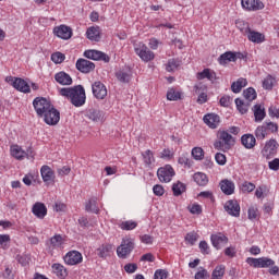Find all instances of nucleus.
Segmentation results:
<instances>
[{"label": "nucleus", "instance_id": "052dcab7", "mask_svg": "<svg viewBox=\"0 0 279 279\" xmlns=\"http://www.w3.org/2000/svg\"><path fill=\"white\" fill-rule=\"evenodd\" d=\"M199 250H201L202 254H210V247L208 246L207 241L199 242Z\"/></svg>", "mask_w": 279, "mask_h": 279}, {"label": "nucleus", "instance_id": "de8ad7c7", "mask_svg": "<svg viewBox=\"0 0 279 279\" xmlns=\"http://www.w3.org/2000/svg\"><path fill=\"white\" fill-rule=\"evenodd\" d=\"M275 82L276 78H274L271 75L266 76V78L263 81V88H265V90H271Z\"/></svg>", "mask_w": 279, "mask_h": 279}, {"label": "nucleus", "instance_id": "ddd939ff", "mask_svg": "<svg viewBox=\"0 0 279 279\" xmlns=\"http://www.w3.org/2000/svg\"><path fill=\"white\" fill-rule=\"evenodd\" d=\"M41 119H44L47 125H58V123H60V111L53 107L50 109V112L46 113Z\"/></svg>", "mask_w": 279, "mask_h": 279}, {"label": "nucleus", "instance_id": "13d9d810", "mask_svg": "<svg viewBox=\"0 0 279 279\" xmlns=\"http://www.w3.org/2000/svg\"><path fill=\"white\" fill-rule=\"evenodd\" d=\"M185 241H187V243H191V245H194L197 242V233L195 232L187 233L185 236Z\"/></svg>", "mask_w": 279, "mask_h": 279}, {"label": "nucleus", "instance_id": "dca6fc26", "mask_svg": "<svg viewBox=\"0 0 279 279\" xmlns=\"http://www.w3.org/2000/svg\"><path fill=\"white\" fill-rule=\"evenodd\" d=\"M210 241H211L213 246L216 247V250H221V247H223V245L228 244V236H226L223 233L219 232L216 234H211Z\"/></svg>", "mask_w": 279, "mask_h": 279}, {"label": "nucleus", "instance_id": "7c9ffc66", "mask_svg": "<svg viewBox=\"0 0 279 279\" xmlns=\"http://www.w3.org/2000/svg\"><path fill=\"white\" fill-rule=\"evenodd\" d=\"M12 86L20 90V93H29V84L23 78H15Z\"/></svg>", "mask_w": 279, "mask_h": 279}, {"label": "nucleus", "instance_id": "6ab92c4d", "mask_svg": "<svg viewBox=\"0 0 279 279\" xmlns=\"http://www.w3.org/2000/svg\"><path fill=\"white\" fill-rule=\"evenodd\" d=\"M203 121L208 128H211V130H216V128H219V123H221V119L217 113H207L204 116Z\"/></svg>", "mask_w": 279, "mask_h": 279}, {"label": "nucleus", "instance_id": "4d7b16f0", "mask_svg": "<svg viewBox=\"0 0 279 279\" xmlns=\"http://www.w3.org/2000/svg\"><path fill=\"white\" fill-rule=\"evenodd\" d=\"M137 223L135 221H124L121 223L122 230H134L136 228Z\"/></svg>", "mask_w": 279, "mask_h": 279}, {"label": "nucleus", "instance_id": "6e6552de", "mask_svg": "<svg viewBox=\"0 0 279 279\" xmlns=\"http://www.w3.org/2000/svg\"><path fill=\"white\" fill-rule=\"evenodd\" d=\"M242 34L244 36H247L251 43H256L257 45H260V43H265V35L263 33L252 31L250 26H245L244 28H242Z\"/></svg>", "mask_w": 279, "mask_h": 279}, {"label": "nucleus", "instance_id": "f3484780", "mask_svg": "<svg viewBox=\"0 0 279 279\" xmlns=\"http://www.w3.org/2000/svg\"><path fill=\"white\" fill-rule=\"evenodd\" d=\"M53 33L58 38H62V40H69L73 36V31L66 25L54 27Z\"/></svg>", "mask_w": 279, "mask_h": 279}, {"label": "nucleus", "instance_id": "69168bd1", "mask_svg": "<svg viewBox=\"0 0 279 279\" xmlns=\"http://www.w3.org/2000/svg\"><path fill=\"white\" fill-rule=\"evenodd\" d=\"M160 158L171 160V158H173V151H171L169 148H166L161 151Z\"/></svg>", "mask_w": 279, "mask_h": 279}, {"label": "nucleus", "instance_id": "4c0bfd02", "mask_svg": "<svg viewBox=\"0 0 279 279\" xmlns=\"http://www.w3.org/2000/svg\"><path fill=\"white\" fill-rule=\"evenodd\" d=\"M112 252L111 244H102L100 247L97 248V254L100 258H106Z\"/></svg>", "mask_w": 279, "mask_h": 279}, {"label": "nucleus", "instance_id": "72a5a7b5", "mask_svg": "<svg viewBox=\"0 0 279 279\" xmlns=\"http://www.w3.org/2000/svg\"><path fill=\"white\" fill-rule=\"evenodd\" d=\"M40 172L44 182H53V170L49 166H43Z\"/></svg>", "mask_w": 279, "mask_h": 279}, {"label": "nucleus", "instance_id": "bf43d9fd", "mask_svg": "<svg viewBox=\"0 0 279 279\" xmlns=\"http://www.w3.org/2000/svg\"><path fill=\"white\" fill-rule=\"evenodd\" d=\"M153 193L157 195V197H162V195H165V187H162L160 184H157L153 187Z\"/></svg>", "mask_w": 279, "mask_h": 279}, {"label": "nucleus", "instance_id": "6e6d98bb", "mask_svg": "<svg viewBox=\"0 0 279 279\" xmlns=\"http://www.w3.org/2000/svg\"><path fill=\"white\" fill-rule=\"evenodd\" d=\"M231 105H232V97L222 96L220 98V106H222L223 108H230Z\"/></svg>", "mask_w": 279, "mask_h": 279}, {"label": "nucleus", "instance_id": "8fccbe9b", "mask_svg": "<svg viewBox=\"0 0 279 279\" xmlns=\"http://www.w3.org/2000/svg\"><path fill=\"white\" fill-rule=\"evenodd\" d=\"M65 56L62 52H54L51 54V60L54 62V64H62L65 60Z\"/></svg>", "mask_w": 279, "mask_h": 279}, {"label": "nucleus", "instance_id": "7ed1b4c3", "mask_svg": "<svg viewBox=\"0 0 279 279\" xmlns=\"http://www.w3.org/2000/svg\"><path fill=\"white\" fill-rule=\"evenodd\" d=\"M232 145H234V137L227 131L220 132L219 141L214 143V147L218 149V151H228Z\"/></svg>", "mask_w": 279, "mask_h": 279}, {"label": "nucleus", "instance_id": "774afa93", "mask_svg": "<svg viewBox=\"0 0 279 279\" xmlns=\"http://www.w3.org/2000/svg\"><path fill=\"white\" fill-rule=\"evenodd\" d=\"M208 277V270L202 269L195 274V279H206Z\"/></svg>", "mask_w": 279, "mask_h": 279}, {"label": "nucleus", "instance_id": "864d4df0", "mask_svg": "<svg viewBox=\"0 0 279 279\" xmlns=\"http://www.w3.org/2000/svg\"><path fill=\"white\" fill-rule=\"evenodd\" d=\"M268 134H274L275 132H278V124L274 122H266L264 123Z\"/></svg>", "mask_w": 279, "mask_h": 279}, {"label": "nucleus", "instance_id": "680f3d73", "mask_svg": "<svg viewBox=\"0 0 279 279\" xmlns=\"http://www.w3.org/2000/svg\"><path fill=\"white\" fill-rule=\"evenodd\" d=\"M215 160H216L217 165H220V166H223L227 162L226 155H223L221 153L216 154Z\"/></svg>", "mask_w": 279, "mask_h": 279}, {"label": "nucleus", "instance_id": "79ce46f5", "mask_svg": "<svg viewBox=\"0 0 279 279\" xmlns=\"http://www.w3.org/2000/svg\"><path fill=\"white\" fill-rule=\"evenodd\" d=\"M53 272L59 277V278H66L68 272L66 268L60 264H53L52 265Z\"/></svg>", "mask_w": 279, "mask_h": 279}, {"label": "nucleus", "instance_id": "20e7f679", "mask_svg": "<svg viewBox=\"0 0 279 279\" xmlns=\"http://www.w3.org/2000/svg\"><path fill=\"white\" fill-rule=\"evenodd\" d=\"M135 53L143 60V62H151L156 58L154 51L149 50L143 43L134 45Z\"/></svg>", "mask_w": 279, "mask_h": 279}, {"label": "nucleus", "instance_id": "cd10ccee", "mask_svg": "<svg viewBox=\"0 0 279 279\" xmlns=\"http://www.w3.org/2000/svg\"><path fill=\"white\" fill-rule=\"evenodd\" d=\"M220 189L225 195H232L234 193V182L225 179L220 182Z\"/></svg>", "mask_w": 279, "mask_h": 279}, {"label": "nucleus", "instance_id": "2eb2a0df", "mask_svg": "<svg viewBox=\"0 0 279 279\" xmlns=\"http://www.w3.org/2000/svg\"><path fill=\"white\" fill-rule=\"evenodd\" d=\"M82 260H84V257L82 253L77 251H71L64 256V263H66V265H80Z\"/></svg>", "mask_w": 279, "mask_h": 279}, {"label": "nucleus", "instance_id": "9d476101", "mask_svg": "<svg viewBox=\"0 0 279 279\" xmlns=\"http://www.w3.org/2000/svg\"><path fill=\"white\" fill-rule=\"evenodd\" d=\"M92 90L96 99H106L108 96V88L100 81H96L92 84Z\"/></svg>", "mask_w": 279, "mask_h": 279}, {"label": "nucleus", "instance_id": "bb28decb", "mask_svg": "<svg viewBox=\"0 0 279 279\" xmlns=\"http://www.w3.org/2000/svg\"><path fill=\"white\" fill-rule=\"evenodd\" d=\"M241 143L246 149H254L256 147V137L252 134H244L241 137Z\"/></svg>", "mask_w": 279, "mask_h": 279}, {"label": "nucleus", "instance_id": "39448f33", "mask_svg": "<svg viewBox=\"0 0 279 279\" xmlns=\"http://www.w3.org/2000/svg\"><path fill=\"white\" fill-rule=\"evenodd\" d=\"M134 250V240L131 238H126L122 240V243L117 248V254L119 258H128L130 254H132V251Z\"/></svg>", "mask_w": 279, "mask_h": 279}, {"label": "nucleus", "instance_id": "b1692460", "mask_svg": "<svg viewBox=\"0 0 279 279\" xmlns=\"http://www.w3.org/2000/svg\"><path fill=\"white\" fill-rule=\"evenodd\" d=\"M32 213L37 217V219H45V217H47V206L43 203H35L33 205Z\"/></svg>", "mask_w": 279, "mask_h": 279}, {"label": "nucleus", "instance_id": "1a4fd4ad", "mask_svg": "<svg viewBox=\"0 0 279 279\" xmlns=\"http://www.w3.org/2000/svg\"><path fill=\"white\" fill-rule=\"evenodd\" d=\"M173 175H175V171L170 165L161 167L157 170V177L161 182H169L172 180Z\"/></svg>", "mask_w": 279, "mask_h": 279}, {"label": "nucleus", "instance_id": "c9c22d12", "mask_svg": "<svg viewBox=\"0 0 279 279\" xmlns=\"http://www.w3.org/2000/svg\"><path fill=\"white\" fill-rule=\"evenodd\" d=\"M255 136H256L257 141H265V138H267V136H269V133H268L265 124L256 128Z\"/></svg>", "mask_w": 279, "mask_h": 279}, {"label": "nucleus", "instance_id": "9b49d317", "mask_svg": "<svg viewBox=\"0 0 279 279\" xmlns=\"http://www.w3.org/2000/svg\"><path fill=\"white\" fill-rule=\"evenodd\" d=\"M225 210L231 217H241V205L235 199L227 201L225 204Z\"/></svg>", "mask_w": 279, "mask_h": 279}, {"label": "nucleus", "instance_id": "c85d7f7f", "mask_svg": "<svg viewBox=\"0 0 279 279\" xmlns=\"http://www.w3.org/2000/svg\"><path fill=\"white\" fill-rule=\"evenodd\" d=\"M11 156L16 160H24L25 156H29L23 148L19 145L11 146Z\"/></svg>", "mask_w": 279, "mask_h": 279}, {"label": "nucleus", "instance_id": "a878e982", "mask_svg": "<svg viewBox=\"0 0 279 279\" xmlns=\"http://www.w3.org/2000/svg\"><path fill=\"white\" fill-rule=\"evenodd\" d=\"M197 80H208L209 82H215L217 80V73L210 69H204L202 72L196 74Z\"/></svg>", "mask_w": 279, "mask_h": 279}, {"label": "nucleus", "instance_id": "49530a36", "mask_svg": "<svg viewBox=\"0 0 279 279\" xmlns=\"http://www.w3.org/2000/svg\"><path fill=\"white\" fill-rule=\"evenodd\" d=\"M50 245L52 247H62V245H64V238L60 234H56L50 239Z\"/></svg>", "mask_w": 279, "mask_h": 279}, {"label": "nucleus", "instance_id": "f03ea898", "mask_svg": "<svg viewBox=\"0 0 279 279\" xmlns=\"http://www.w3.org/2000/svg\"><path fill=\"white\" fill-rule=\"evenodd\" d=\"M33 106L35 112H37V117H40L41 119L45 117L46 113H49L50 110L53 108V105H51V102L44 97L35 98L33 101Z\"/></svg>", "mask_w": 279, "mask_h": 279}, {"label": "nucleus", "instance_id": "f704fd0d", "mask_svg": "<svg viewBox=\"0 0 279 279\" xmlns=\"http://www.w3.org/2000/svg\"><path fill=\"white\" fill-rule=\"evenodd\" d=\"M85 210L87 213H94L97 215L99 213V207H97V198H90L85 203Z\"/></svg>", "mask_w": 279, "mask_h": 279}, {"label": "nucleus", "instance_id": "423d86ee", "mask_svg": "<svg viewBox=\"0 0 279 279\" xmlns=\"http://www.w3.org/2000/svg\"><path fill=\"white\" fill-rule=\"evenodd\" d=\"M247 265H251L252 267L255 268H267V267H274L276 265V262L269 257H259V258H254V257H248L246 259Z\"/></svg>", "mask_w": 279, "mask_h": 279}, {"label": "nucleus", "instance_id": "a18cd8bd", "mask_svg": "<svg viewBox=\"0 0 279 279\" xmlns=\"http://www.w3.org/2000/svg\"><path fill=\"white\" fill-rule=\"evenodd\" d=\"M243 96L246 99V101H254V99H256L257 97L256 89H254L253 87H248L243 92Z\"/></svg>", "mask_w": 279, "mask_h": 279}, {"label": "nucleus", "instance_id": "412c9836", "mask_svg": "<svg viewBox=\"0 0 279 279\" xmlns=\"http://www.w3.org/2000/svg\"><path fill=\"white\" fill-rule=\"evenodd\" d=\"M85 117L89 119V121H93L94 123H101L104 121V111L99 109H89Z\"/></svg>", "mask_w": 279, "mask_h": 279}, {"label": "nucleus", "instance_id": "37998d69", "mask_svg": "<svg viewBox=\"0 0 279 279\" xmlns=\"http://www.w3.org/2000/svg\"><path fill=\"white\" fill-rule=\"evenodd\" d=\"M235 106L241 114L247 113V110L250 109V104H245V101L240 98L235 99Z\"/></svg>", "mask_w": 279, "mask_h": 279}, {"label": "nucleus", "instance_id": "4be33fe9", "mask_svg": "<svg viewBox=\"0 0 279 279\" xmlns=\"http://www.w3.org/2000/svg\"><path fill=\"white\" fill-rule=\"evenodd\" d=\"M195 95H198L197 104H206L208 101V94H206V86L205 85H195L194 86Z\"/></svg>", "mask_w": 279, "mask_h": 279}, {"label": "nucleus", "instance_id": "338daca9", "mask_svg": "<svg viewBox=\"0 0 279 279\" xmlns=\"http://www.w3.org/2000/svg\"><path fill=\"white\" fill-rule=\"evenodd\" d=\"M167 276H168L167 270L159 269V270L155 271L154 278L155 279H167Z\"/></svg>", "mask_w": 279, "mask_h": 279}, {"label": "nucleus", "instance_id": "473e14b6", "mask_svg": "<svg viewBox=\"0 0 279 279\" xmlns=\"http://www.w3.org/2000/svg\"><path fill=\"white\" fill-rule=\"evenodd\" d=\"M116 77L118 82H121L122 84H128L132 80V75L125 70H120L116 72Z\"/></svg>", "mask_w": 279, "mask_h": 279}, {"label": "nucleus", "instance_id": "5701e85b", "mask_svg": "<svg viewBox=\"0 0 279 279\" xmlns=\"http://www.w3.org/2000/svg\"><path fill=\"white\" fill-rule=\"evenodd\" d=\"M54 80L58 84H61V86H71V84H73V78L64 71L58 72L54 75Z\"/></svg>", "mask_w": 279, "mask_h": 279}, {"label": "nucleus", "instance_id": "a19ab883", "mask_svg": "<svg viewBox=\"0 0 279 279\" xmlns=\"http://www.w3.org/2000/svg\"><path fill=\"white\" fill-rule=\"evenodd\" d=\"M225 275H226V266L219 265L214 269L211 274V279H222Z\"/></svg>", "mask_w": 279, "mask_h": 279}, {"label": "nucleus", "instance_id": "3c124183", "mask_svg": "<svg viewBox=\"0 0 279 279\" xmlns=\"http://www.w3.org/2000/svg\"><path fill=\"white\" fill-rule=\"evenodd\" d=\"M256 189V185L252 182L245 181L241 185L242 193H252Z\"/></svg>", "mask_w": 279, "mask_h": 279}, {"label": "nucleus", "instance_id": "4468645a", "mask_svg": "<svg viewBox=\"0 0 279 279\" xmlns=\"http://www.w3.org/2000/svg\"><path fill=\"white\" fill-rule=\"evenodd\" d=\"M84 57L88 60H102V62H110V57L98 50H86L84 52Z\"/></svg>", "mask_w": 279, "mask_h": 279}, {"label": "nucleus", "instance_id": "a211bd4d", "mask_svg": "<svg viewBox=\"0 0 279 279\" xmlns=\"http://www.w3.org/2000/svg\"><path fill=\"white\" fill-rule=\"evenodd\" d=\"M76 69L81 73H90V71H95V63L86 59H78L76 61Z\"/></svg>", "mask_w": 279, "mask_h": 279}, {"label": "nucleus", "instance_id": "aec40b11", "mask_svg": "<svg viewBox=\"0 0 279 279\" xmlns=\"http://www.w3.org/2000/svg\"><path fill=\"white\" fill-rule=\"evenodd\" d=\"M242 8L248 11L263 10L265 4L260 0H242Z\"/></svg>", "mask_w": 279, "mask_h": 279}, {"label": "nucleus", "instance_id": "5fc2aeb1", "mask_svg": "<svg viewBox=\"0 0 279 279\" xmlns=\"http://www.w3.org/2000/svg\"><path fill=\"white\" fill-rule=\"evenodd\" d=\"M247 215H248V219L251 221H254V219H258V208L250 207L248 211H247Z\"/></svg>", "mask_w": 279, "mask_h": 279}, {"label": "nucleus", "instance_id": "2f4dec72", "mask_svg": "<svg viewBox=\"0 0 279 279\" xmlns=\"http://www.w3.org/2000/svg\"><path fill=\"white\" fill-rule=\"evenodd\" d=\"M245 86H247V80L241 77L231 84V90H232V93L236 94V93H240L241 90H243V88H245Z\"/></svg>", "mask_w": 279, "mask_h": 279}, {"label": "nucleus", "instance_id": "c03bdc74", "mask_svg": "<svg viewBox=\"0 0 279 279\" xmlns=\"http://www.w3.org/2000/svg\"><path fill=\"white\" fill-rule=\"evenodd\" d=\"M167 99L169 101H178L179 99H182V93L175 90L174 88H170L167 93Z\"/></svg>", "mask_w": 279, "mask_h": 279}, {"label": "nucleus", "instance_id": "393cba45", "mask_svg": "<svg viewBox=\"0 0 279 279\" xmlns=\"http://www.w3.org/2000/svg\"><path fill=\"white\" fill-rule=\"evenodd\" d=\"M100 34H101V31L99 29V26H92L87 28L86 37L88 38V40L99 43V40L101 39Z\"/></svg>", "mask_w": 279, "mask_h": 279}, {"label": "nucleus", "instance_id": "0e129e2a", "mask_svg": "<svg viewBox=\"0 0 279 279\" xmlns=\"http://www.w3.org/2000/svg\"><path fill=\"white\" fill-rule=\"evenodd\" d=\"M136 269H138V265L136 264H126L124 266V271H126V274H134Z\"/></svg>", "mask_w": 279, "mask_h": 279}, {"label": "nucleus", "instance_id": "0eeeda50", "mask_svg": "<svg viewBox=\"0 0 279 279\" xmlns=\"http://www.w3.org/2000/svg\"><path fill=\"white\" fill-rule=\"evenodd\" d=\"M278 142L276 140H269L266 142L264 148L262 149V156L269 160L278 154Z\"/></svg>", "mask_w": 279, "mask_h": 279}, {"label": "nucleus", "instance_id": "09e8293b", "mask_svg": "<svg viewBox=\"0 0 279 279\" xmlns=\"http://www.w3.org/2000/svg\"><path fill=\"white\" fill-rule=\"evenodd\" d=\"M194 160H204V149L202 147H194L192 149Z\"/></svg>", "mask_w": 279, "mask_h": 279}, {"label": "nucleus", "instance_id": "f8f14e48", "mask_svg": "<svg viewBox=\"0 0 279 279\" xmlns=\"http://www.w3.org/2000/svg\"><path fill=\"white\" fill-rule=\"evenodd\" d=\"M242 58L243 53L241 52L227 51L219 57L218 62L219 64H228V62H236V60H242Z\"/></svg>", "mask_w": 279, "mask_h": 279}, {"label": "nucleus", "instance_id": "603ef678", "mask_svg": "<svg viewBox=\"0 0 279 279\" xmlns=\"http://www.w3.org/2000/svg\"><path fill=\"white\" fill-rule=\"evenodd\" d=\"M180 66V61L175 59H170L167 63L166 70L171 73V71H175Z\"/></svg>", "mask_w": 279, "mask_h": 279}, {"label": "nucleus", "instance_id": "58836bf2", "mask_svg": "<svg viewBox=\"0 0 279 279\" xmlns=\"http://www.w3.org/2000/svg\"><path fill=\"white\" fill-rule=\"evenodd\" d=\"M193 178L198 186H206L208 184V177L205 173L196 172Z\"/></svg>", "mask_w": 279, "mask_h": 279}, {"label": "nucleus", "instance_id": "ea45409f", "mask_svg": "<svg viewBox=\"0 0 279 279\" xmlns=\"http://www.w3.org/2000/svg\"><path fill=\"white\" fill-rule=\"evenodd\" d=\"M144 163L149 167L156 162V158H154V151L147 149L146 151L142 153Z\"/></svg>", "mask_w": 279, "mask_h": 279}, {"label": "nucleus", "instance_id": "e433bc0d", "mask_svg": "<svg viewBox=\"0 0 279 279\" xmlns=\"http://www.w3.org/2000/svg\"><path fill=\"white\" fill-rule=\"evenodd\" d=\"M186 191V185L180 181H178L177 183H173L172 185V193L174 195V197H180V195H182V193H184Z\"/></svg>", "mask_w": 279, "mask_h": 279}, {"label": "nucleus", "instance_id": "c756f323", "mask_svg": "<svg viewBox=\"0 0 279 279\" xmlns=\"http://www.w3.org/2000/svg\"><path fill=\"white\" fill-rule=\"evenodd\" d=\"M255 117V122L260 123L267 117V113L265 112V108L260 105H255L252 108Z\"/></svg>", "mask_w": 279, "mask_h": 279}, {"label": "nucleus", "instance_id": "e2e57ef3", "mask_svg": "<svg viewBox=\"0 0 279 279\" xmlns=\"http://www.w3.org/2000/svg\"><path fill=\"white\" fill-rule=\"evenodd\" d=\"M268 167L271 171H278L279 170V158H275L274 160L269 161Z\"/></svg>", "mask_w": 279, "mask_h": 279}, {"label": "nucleus", "instance_id": "f257e3e1", "mask_svg": "<svg viewBox=\"0 0 279 279\" xmlns=\"http://www.w3.org/2000/svg\"><path fill=\"white\" fill-rule=\"evenodd\" d=\"M62 97L70 99L72 106L80 108L86 104V90L82 85H76L74 87H63L59 90Z\"/></svg>", "mask_w": 279, "mask_h": 279}]
</instances>
